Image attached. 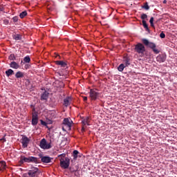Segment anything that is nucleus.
<instances>
[{
  "label": "nucleus",
  "mask_w": 177,
  "mask_h": 177,
  "mask_svg": "<svg viewBox=\"0 0 177 177\" xmlns=\"http://www.w3.org/2000/svg\"><path fill=\"white\" fill-rule=\"evenodd\" d=\"M142 42L147 46V48H150L156 55L160 53V50L157 49V46L153 42L149 41L147 39H142Z\"/></svg>",
  "instance_id": "1"
},
{
  "label": "nucleus",
  "mask_w": 177,
  "mask_h": 177,
  "mask_svg": "<svg viewBox=\"0 0 177 177\" xmlns=\"http://www.w3.org/2000/svg\"><path fill=\"white\" fill-rule=\"evenodd\" d=\"M24 162H33L34 164H38V158L34 156H29L26 158L24 156H21L19 164L21 165Z\"/></svg>",
  "instance_id": "2"
},
{
  "label": "nucleus",
  "mask_w": 177,
  "mask_h": 177,
  "mask_svg": "<svg viewBox=\"0 0 177 177\" xmlns=\"http://www.w3.org/2000/svg\"><path fill=\"white\" fill-rule=\"evenodd\" d=\"M62 130L66 132V131H71L73 125V120L71 118H64L62 123Z\"/></svg>",
  "instance_id": "3"
},
{
  "label": "nucleus",
  "mask_w": 177,
  "mask_h": 177,
  "mask_svg": "<svg viewBox=\"0 0 177 177\" xmlns=\"http://www.w3.org/2000/svg\"><path fill=\"white\" fill-rule=\"evenodd\" d=\"M135 52L140 55V56H143L145 55V52H146V48L145 45L142 43H138L134 48Z\"/></svg>",
  "instance_id": "4"
},
{
  "label": "nucleus",
  "mask_w": 177,
  "mask_h": 177,
  "mask_svg": "<svg viewBox=\"0 0 177 177\" xmlns=\"http://www.w3.org/2000/svg\"><path fill=\"white\" fill-rule=\"evenodd\" d=\"M60 167L64 169H67L70 167V158H62L60 160Z\"/></svg>",
  "instance_id": "5"
},
{
  "label": "nucleus",
  "mask_w": 177,
  "mask_h": 177,
  "mask_svg": "<svg viewBox=\"0 0 177 177\" xmlns=\"http://www.w3.org/2000/svg\"><path fill=\"white\" fill-rule=\"evenodd\" d=\"M28 175L30 177H37L39 175V169L37 167H31L28 171Z\"/></svg>",
  "instance_id": "6"
},
{
  "label": "nucleus",
  "mask_w": 177,
  "mask_h": 177,
  "mask_svg": "<svg viewBox=\"0 0 177 177\" xmlns=\"http://www.w3.org/2000/svg\"><path fill=\"white\" fill-rule=\"evenodd\" d=\"M89 95L91 100H96L100 96V93L97 92L96 89H91Z\"/></svg>",
  "instance_id": "7"
},
{
  "label": "nucleus",
  "mask_w": 177,
  "mask_h": 177,
  "mask_svg": "<svg viewBox=\"0 0 177 177\" xmlns=\"http://www.w3.org/2000/svg\"><path fill=\"white\" fill-rule=\"evenodd\" d=\"M39 146L41 149H44V150H48L52 147V146L50 145V143L47 144L46 140L45 138H43L40 141Z\"/></svg>",
  "instance_id": "8"
},
{
  "label": "nucleus",
  "mask_w": 177,
  "mask_h": 177,
  "mask_svg": "<svg viewBox=\"0 0 177 177\" xmlns=\"http://www.w3.org/2000/svg\"><path fill=\"white\" fill-rule=\"evenodd\" d=\"M21 143L22 144V147L24 149H26L28 147V144L30 143L29 138L26 136H22V138L21 139Z\"/></svg>",
  "instance_id": "9"
},
{
  "label": "nucleus",
  "mask_w": 177,
  "mask_h": 177,
  "mask_svg": "<svg viewBox=\"0 0 177 177\" xmlns=\"http://www.w3.org/2000/svg\"><path fill=\"white\" fill-rule=\"evenodd\" d=\"M39 158H41V162L46 163V164H49V162H51L52 161V158L49 156H42V154L39 153Z\"/></svg>",
  "instance_id": "10"
},
{
  "label": "nucleus",
  "mask_w": 177,
  "mask_h": 177,
  "mask_svg": "<svg viewBox=\"0 0 177 177\" xmlns=\"http://www.w3.org/2000/svg\"><path fill=\"white\" fill-rule=\"evenodd\" d=\"M38 124V114L37 112H34L32 113V125L35 127Z\"/></svg>",
  "instance_id": "11"
},
{
  "label": "nucleus",
  "mask_w": 177,
  "mask_h": 177,
  "mask_svg": "<svg viewBox=\"0 0 177 177\" xmlns=\"http://www.w3.org/2000/svg\"><path fill=\"white\" fill-rule=\"evenodd\" d=\"M167 60V55L164 54H160L156 57V62L158 63H164Z\"/></svg>",
  "instance_id": "12"
},
{
  "label": "nucleus",
  "mask_w": 177,
  "mask_h": 177,
  "mask_svg": "<svg viewBox=\"0 0 177 177\" xmlns=\"http://www.w3.org/2000/svg\"><path fill=\"white\" fill-rule=\"evenodd\" d=\"M82 132H85V127L86 125H90L89 124V118L86 117V118L82 120Z\"/></svg>",
  "instance_id": "13"
},
{
  "label": "nucleus",
  "mask_w": 177,
  "mask_h": 177,
  "mask_svg": "<svg viewBox=\"0 0 177 177\" xmlns=\"http://www.w3.org/2000/svg\"><path fill=\"white\" fill-rule=\"evenodd\" d=\"M71 102H73V98H71V97H66L64 100V106H65V107H68V106L71 104Z\"/></svg>",
  "instance_id": "14"
},
{
  "label": "nucleus",
  "mask_w": 177,
  "mask_h": 177,
  "mask_svg": "<svg viewBox=\"0 0 177 177\" xmlns=\"http://www.w3.org/2000/svg\"><path fill=\"white\" fill-rule=\"evenodd\" d=\"M49 98V92L45 91L43 93L41 94L40 100H48Z\"/></svg>",
  "instance_id": "15"
},
{
  "label": "nucleus",
  "mask_w": 177,
  "mask_h": 177,
  "mask_svg": "<svg viewBox=\"0 0 177 177\" xmlns=\"http://www.w3.org/2000/svg\"><path fill=\"white\" fill-rule=\"evenodd\" d=\"M10 67H11V68H15V70H17V68H20V65H19V64H17L16 62H12L10 64Z\"/></svg>",
  "instance_id": "16"
},
{
  "label": "nucleus",
  "mask_w": 177,
  "mask_h": 177,
  "mask_svg": "<svg viewBox=\"0 0 177 177\" xmlns=\"http://www.w3.org/2000/svg\"><path fill=\"white\" fill-rule=\"evenodd\" d=\"M55 64L57 66H61V67H67V63L64 61H55Z\"/></svg>",
  "instance_id": "17"
},
{
  "label": "nucleus",
  "mask_w": 177,
  "mask_h": 177,
  "mask_svg": "<svg viewBox=\"0 0 177 177\" xmlns=\"http://www.w3.org/2000/svg\"><path fill=\"white\" fill-rule=\"evenodd\" d=\"M130 60H131V59H129V57H124V58H123V62H124V66H125L126 67H128V66H129V65L131 64Z\"/></svg>",
  "instance_id": "18"
},
{
  "label": "nucleus",
  "mask_w": 177,
  "mask_h": 177,
  "mask_svg": "<svg viewBox=\"0 0 177 177\" xmlns=\"http://www.w3.org/2000/svg\"><path fill=\"white\" fill-rule=\"evenodd\" d=\"M142 26L148 32H150V29L149 28V25H147V23L145 20H142Z\"/></svg>",
  "instance_id": "19"
},
{
  "label": "nucleus",
  "mask_w": 177,
  "mask_h": 177,
  "mask_svg": "<svg viewBox=\"0 0 177 177\" xmlns=\"http://www.w3.org/2000/svg\"><path fill=\"white\" fill-rule=\"evenodd\" d=\"M15 77L17 78H24V73L21 71H17L15 74Z\"/></svg>",
  "instance_id": "20"
},
{
  "label": "nucleus",
  "mask_w": 177,
  "mask_h": 177,
  "mask_svg": "<svg viewBox=\"0 0 177 177\" xmlns=\"http://www.w3.org/2000/svg\"><path fill=\"white\" fill-rule=\"evenodd\" d=\"M15 74V71L12 69H8L6 71V75L7 77H10V75H13Z\"/></svg>",
  "instance_id": "21"
},
{
  "label": "nucleus",
  "mask_w": 177,
  "mask_h": 177,
  "mask_svg": "<svg viewBox=\"0 0 177 177\" xmlns=\"http://www.w3.org/2000/svg\"><path fill=\"white\" fill-rule=\"evenodd\" d=\"M78 154H80V152L77 150L73 151V160H77V158H78Z\"/></svg>",
  "instance_id": "22"
},
{
  "label": "nucleus",
  "mask_w": 177,
  "mask_h": 177,
  "mask_svg": "<svg viewBox=\"0 0 177 177\" xmlns=\"http://www.w3.org/2000/svg\"><path fill=\"white\" fill-rule=\"evenodd\" d=\"M0 168L3 170L6 169V162L5 161H1L0 162Z\"/></svg>",
  "instance_id": "23"
},
{
  "label": "nucleus",
  "mask_w": 177,
  "mask_h": 177,
  "mask_svg": "<svg viewBox=\"0 0 177 177\" xmlns=\"http://www.w3.org/2000/svg\"><path fill=\"white\" fill-rule=\"evenodd\" d=\"M127 67L126 66H124V64H121L120 65H119V66L118 67V71L122 72L124 71V68Z\"/></svg>",
  "instance_id": "24"
},
{
  "label": "nucleus",
  "mask_w": 177,
  "mask_h": 177,
  "mask_svg": "<svg viewBox=\"0 0 177 177\" xmlns=\"http://www.w3.org/2000/svg\"><path fill=\"white\" fill-rule=\"evenodd\" d=\"M149 23L151 24V27H152V28H156V26H154V17H151L150 20H149Z\"/></svg>",
  "instance_id": "25"
},
{
  "label": "nucleus",
  "mask_w": 177,
  "mask_h": 177,
  "mask_svg": "<svg viewBox=\"0 0 177 177\" xmlns=\"http://www.w3.org/2000/svg\"><path fill=\"white\" fill-rule=\"evenodd\" d=\"M24 63H30L31 62V58L30 57V55H27L24 58Z\"/></svg>",
  "instance_id": "26"
},
{
  "label": "nucleus",
  "mask_w": 177,
  "mask_h": 177,
  "mask_svg": "<svg viewBox=\"0 0 177 177\" xmlns=\"http://www.w3.org/2000/svg\"><path fill=\"white\" fill-rule=\"evenodd\" d=\"M26 16H27V11H24V12H21L19 15V17L21 19H24V17H26Z\"/></svg>",
  "instance_id": "27"
},
{
  "label": "nucleus",
  "mask_w": 177,
  "mask_h": 177,
  "mask_svg": "<svg viewBox=\"0 0 177 177\" xmlns=\"http://www.w3.org/2000/svg\"><path fill=\"white\" fill-rule=\"evenodd\" d=\"M13 38L15 41H20V39H21V36L20 35H15Z\"/></svg>",
  "instance_id": "28"
},
{
  "label": "nucleus",
  "mask_w": 177,
  "mask_h": 177,
  "mask_svg": "<svg viewBox=\"0 0 177 177\" xmlns=\"http://www.w3.org/2000/svg\"><path fill=\"white\" fill-rule=\"evenodd\" d=\"M9 60H16V56H15V54H11L9 56Z\"/></svg>",
  "instance_id": "29"
},
{
  "label": "nucleus",
  "mask_w": 177,
  "mask_h": 177,
  "mask_svg": "<svg viewBox=\"0 0 177 177\" xmlns=\"http://www.w3.org/2000/svg\"><path fill=\"white\" fill-rule=\"evenodd\" d=\"M143 8L145 10H149V9H150V7L149 6V4L147 3H145Z\"/></svg>",
  "instance_id": "30"
},
{
  "label": "nucleus",
  "mask_w": 177,
  "mask_h": 177,
  "mask_svg": "<svg viewBox=\"0 0 177 177\" xmlns=\"http://www.w3.org/2000/svg\"><path fill=\"white\" fill-rule=\"evenodd\" d=\"M141 19H142V20H146V19H147V15H146V14H142V15H141Z\"/></svg>",
  "instance_id": "31"
},
{
  "label": "nucleus",
  "mask_w": 177,
  "mask_h": 177,
  "mask_svg": "<svg viewBox=\"0 0 177 177\" xmlns=\"http://www.w3.org/2000/svg\"><path fill=\"white\" fill-rule=\"evenodd\" d=\"M160 38H165V33L162 32L160 34Z\"/></svg>",
  "instance_id": "32"
},
{
  "label": "nucleus",
  "mask_w": 177,
  "mask_h": 177,
  "mask_svg": "<svg viewBox=\"0 0 177 177\" xmlns=\"http://www.w3.org/2000/svg\"><path fill=\"white\" fill-rule=\"evenodd\" d=\"M41 125H44V127H46V125H47L46 122H45L42 120H41Z\"/></svg>",
  "instance_id": "33"
},
{
  "label": "nucleus",
  "mask_w": 177,
  "mask_h": 177,
  "mask_svg": "<svg viewBox=\"0 0 177 177\" xmlns=\"http://www.w3.org/2000/svg\"><path fill=\"white\" fill-rule=\"evenodd\" d=\"M0 142H2L3 143H4V142H6V139L5 138V137H3V138H1Z\"/></svg>",
  "instance_id": "34"
},
{
  "label": "nucleus",
  "mask_w": 177,
  "mask_h": 177,
  "mask_svg": "<svg viewBox=\"0 0 177 177\" xmlns=\"http://www.w3.org/2000/svg\"><path fill=\"white\" fill-rule=\"evenodd\" d=\"M83 100L84 102H86V100H88V97L86 96L83 97Z\"/></svg>",
  "instance_id": "35"
},
{
  "label": "nucleus",
  "mask_w": 177,
  "mask_h": 177,
  "mask_svg": "<svg viewBox=\"0 0 177 177\" xmlns=\"http://www.w3.org/2000/svg\"><path fill=\"white\" fill-rule=\"evenodd\" d=\"M25 68L27 70V68H30V65L26 64L25 65Z\"/></svg>",
  "instance_id": "36"
},
{
  "label": "nucleus",
  "mask_w": 177,
  "mask_h": 177,
  "mask_svg": "<svg viewBox=\"0 0 177 177\" xmlns=\"http://www.w3.org/2000/svg\"><path fill=\"white\" fill-rule=\"evenodd\" d=\"M13 20H14V21H17V17H13Z\"/></svg>",
  "instance_id": "37"
},
{
  "label": "nucleus",
  "mask_w": 177,
  "mask_h": 177,
  "mask_svg": "<svg viewBox=\"0 0 177 177\" xmlns=\"http://www.w3.org/2000/svg\"><path fill=\"white\" fill-rule=\"evenodd\" d=\"M24 177H30V176H28V174H24Z\"/></svg>",
  "instance_id": "38"
},
{
  "label": "nucleus",
  "mask_w": 177,
  "mask_h": 177,
  "mask_svg": "<svg viewBox=\"0 0 177 177\" xmlns=\"http://www.w3.org/2000/svg\"><path fill=\"white\" fill-rule=\"evenodd\" d=\"M0 12H3V8L0 7Z\"/></svg>",
  "instance_id": "39"
},
{
  "label": "nucleus",
  "mask_w": 177,
  "mask_h": 177,
  "mask_svg": "<svg viewBox=\"0 0 177 177\" xmlns=\"http://www.w3.org/2000/svg\"><path fill=\"white\" fill-rule=\"evenodd\" d=\"M163 3H167V0H164Z\"/></svg>",
  "instance_id": "40"
}]
</instances>
